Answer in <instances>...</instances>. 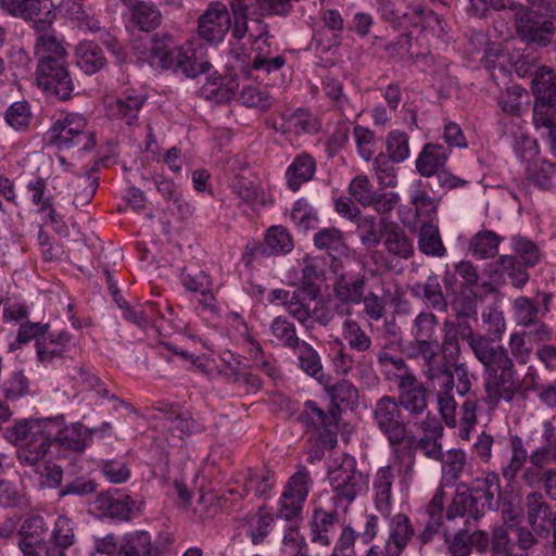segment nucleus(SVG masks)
<instances>
[{
    "mask_svg": "<svg viewBox=\"0 0 556 556\" xmlns=\"http://www.w3.org/2000/svg\"><path fill=\"white\" fill-rule=\"evenodd\" d=\"M442 330L441 353L447 359L460 357L459 340H463L483 366L485 402L491 407L497 406L502 400L511 402L522 390L523 380L504 345L495 343L486 334L476 332L468 319H445Z\"/></svg>",
    "mask_w": 556,
    "mask_h": 556,
    "instance_id": "nucleus-1",
    "label": "nucleus"
},
{
    "mask_svg": "<svg viewBox=\"0 0 556 556\" xmlns=\"http://www.w3.org/2000/svg\"><path fill=\"white\" fill-rule=\"evenodd\" d=\"M96 431L84 428L79 422L64 427L59 418L24 419L9 427L4 437L17 446V459L22 466L38 469L52 444L59 443L67 450L83 452L87 437Z\"/></svg>",
    "mask_w": 556,
    "mask_h": 556,
    "instance_id": "nucleus-2",
    "label": "nucleus"
},
{
    "mask_svg": "<svg viewBox=\"0 0 556 556\" xmlns=\"http://www.w3.org/2000/svg\"><path fill=\"white\" fill-rule=\"evenodd\" d=\"M439 318L430 311H421L412 321V340L402 349L408 359L421 361L427 379L443 377L450 380V371L441 359L442 342L439 341Z\"/></svg>",
    "mask_w": 556,
    "mask_h": 556,
    "instance_id": "nucleus-3",
    "label": "nucleus"
},
{
    "mask_svg": "<svg viewBox=\"0 0 556 556\" xmlns=\"http://www.w3.org/2000/svg\"><path fill=\"white\" fill-rule=\"evenodd\" d=\"M372 418L376 427L387 438L390 446L397 450L401 445H412L414 435H408V421L403 408L391 395L380 397L372 409Z\"/></svg>",
    "mask_w": 556,
    "mask_h": 556,
    "instance_id": "nucleus-4",
    "label": "nucleus"
},
{
    "mask_svg": "<svg viewBox=\"0 0 556 556\" xmlns=\"http://www.w3.org/2000/svg\"><path fill=\"white\" fill-rule=\"evenodd\" d=\"M87 121L80 114L71 113L58 119L50 129V140L60 148H77L89 151L94 148L93 132L86 131Z\"/></svg>",
    "mask_w": 556,
    "mask_h": 556,
    "instance_id": "nucleus-5",
    "label": "nucleus"
},
{
    "mask_svg": "<svg viewBox=\"0 0 556 556\" xmlns=\"http://www.w3.org/2000/svg\"><path fill=\"white\" fill-rule=\"evenodd\" d=\"M396 402L403 408L408 421L419 425L428 414L430 391L416 375L401 377Z\"/></svg>",
    "mask_w": 556,
    "mask_h": 556,
    "instance_id": "nucleus-6",
    "label": "nucleus"
},
{
    "mask_svg": "<svg viewBox=\"0 0 556 556\" xmlns=\"http://www.w3.org/2000/svg\"><path fill=\"white\" fill-rule=\"evenodd\" d=\"M328 479L336 502H344L345 506L367 489L366 477L356 470L354 459H345L339 467L329 470Z\"/></svg>",
    "mask_w": 556,
    "mask_h": 556,
    "instance_id": "nucleus-7",
    "label": "nucleus"
},
{
    "mask_svg": "<svg viewBox=\"0 0 556 556\" xmlns=\"http://www.w3.org/2000/svg\"><path fill=\"white\" fill-rule=\"evenodd\" d=\"M36 81L47 94L61 101L71 99L75 88L68 63L37 64Z\"/></svg>",
    "mask_w": 556,
    "mask_h": 556,
    "instance_id": "nucleus-8",
    "label": "nucleus"
},
{
    "mask_svg": "<svg viewBox=\"0 0 556 556\" xmlns=\"http://www.w3.org/2000/svg\"><path fill=\"white\" fill-rule=\"evenodd\" d=\"M515 24L518 36L527 43H535L546 47L552 42L555 26L552 21H539L535 14L520 5L515 15Z\"/></svg>",
    "mask_w": 556,
    "mask_h": 556,
    "instance_id": "nucleus-9",
    "label": "nucleus"
},
{
    "mask_svg": "<svg viewBox=\"0 0 556 556\" xmlns=\"http://www.w3.org/2000/svg\"><path fill=\"white\" fill-rule=\"evenodd\" d=\"M230 27V14L219 1L210 3L198 18V35L207 42H222Z\"/></svg>",
    "mask_w": 556,
    "mask_h": 556,
    "instance_id": "nucleus-10",
    "label": "nucleus"
},
{
    "mask_svg": "<svg viewBox=\"0 0 556 556\" xmlns=\"http://www.w3.org/2000/svg\"><path fill=\"white\" fill-rule=\"evenodd\" d=\"M48 526L39 515L26 518L18 529V547L24 556H43L49 548L46 540Z\"/></svg>",
    "mask_w": 556,
    "mask_h": 556,
    "instance_id": "nucleus-11",
    "label": "nucleus"
},
{
    "mask_svg": "<svg viewBox=\"0 0 556 556\" xmlns=\"http://www.w3.org/2000/svg\"><path fill=\"white\" fill-rule=\"evenodd\" d=\"M528 525L539 536H548L555 513L541 492L533 491L525 500Z\"/></svg>",
    "mask_w": 556,
    "mask_h": 556,
    "instance_id": "nucleus-12",
    "label": "nucleus"
},
{
    "mask_svg": "<svg viewBox=\"0 0 556 556\" xmlns=\"http://www.w3.org/2000/svg\"><path fill=\"white\" fill-rule=\"evenodd\" d=\"M422 435L414 441L409 448L420 450L422 454L433 460H443L442 444L440 442L443 435V427L435 417L427 416L418 425Z\"/></svg>",
    "mask_w": 556,
    "mask_h": 556,
    "instance_id": "nucleus-13",
    "label": "nucleus"
},
{
    "mask_svg": "<svg viewBox=\"0 0 556 556\" xmlns=\"http://www.w3.org/2000/svg\"><path fill=\"white\" fill-rule=\"evenodd\" d=\"M415 534L409 517L399 513L390 520L389 535L382 548L388 552V556H402Z\"/></svg>",
    "mask_w": 556,
    "mask_h": 556,
    "instance_id": "nucleus-14",
    "label": "nucleus"
},
{
    "mask_svg": "<svg viewBox=\"0 0 556 556\" xmlns=\"http://www.w3.org/2000/svg\"><path fill=\"white\" fill-rule=\"evenodd\" d=\"M381 226L384 229L382 241L387 252L399 258H410L415 253V248L404 229L386 217H381Z\"/></svg>",
    "mask_w": 556,
    "mask_h": 556,
    "instance_id": "nucleus-15",
    "label": "nucleus"
},
{
    "mask_svg": "<svg viewBox=\"0 0 556 556\" xmlns=\"http://www.w3.org/2000/svg\"><path fill=\"white\" fill-rule=\"evenodd\" d=\"M298 419L307 429L323 431L320 432L321 438L327 435L329 441H332V437L336 435L337 415L333 412H324L313 401L305 403V409L299 415Z\"/></svg>",
    "mask_w": 556,
    "mask_h": 556,
    "instance_id": "nucleus-16",
    "label": "nucleus"
},
{
    "mask_svg": "<svg viewBox=\"0 0 556 556\" xmlns=\"http://www.w3.org/2000/svg\"><path fill=\"white\" fill-rule=\"evenodd\" d=\"M146 100L147 97L142 93L135 90L126 91L108 104V112L110 116L132 125Z\"/></svg>",
    "mask_w": 556,
    "mask_h": 556,
    "instance_id": "nucleus-17",
    "label": "nucleus"
},
{
    "mask_svg": "<svg viewBox=\"0 0 556 556\" xmlns=\"http://www.w3.org/2000/svg\"><path fill=\"white\" fill-rule=\"evenodd\" d=\"M442 363L446 365L450 374V380H445L443 377H435L433 379H428L431 382H438L439 387L445 390H453L455 387V377L457 380L456 391L459 395L464 396L469 393L471 389V376L468 371V367L465 363H458L459 358H451L442 354L441 355Z\"/></svg>",
    "mask_w": 556,
    "mask_h": 556,
    "instance_id": "nucleus-18",
    "label": "nucleus"
},
{
    "mask_svg": "<svg viewBox=\"0 0 556 556\" xmlns=\"http://www.w3.org/2000/svg\"><path fill=\"white\" fill-rule=\"evenodd\" d=\"M414 296L420 298L428 307L438 312H446L448 301L435 274L429 275L424 282H417L410 288Z\"/></svg>",
    "mask_w": 556,
    "mask_h": 556,
    "instance_id": "nucleus-19",
    "label": "nucleus"
},
{
    "mask_svg": "<svg viewBox=\"0 0 556 556\" xmlns=\"http://www.w3.org/2000/svg\"><path fill=\"white\" fill-rule=\"evenodd\" d=\"M480 495L473 492H457L446 510V519L467 517V520L477 522L483 515V505H479Z\"/></svg>",
    "mask_w": 556,
    "mask_h": 556,
    "instance_id": "nucleus-20",
    "label": "nucleus"
},
{
    "mask_svg": "<svg viewBox=\"0 0 556 556\" xmlns=\"http://www.w3.org/2000/svg\"><path fill=\"white\" fill-rule=\"evenodd\" d=\"M289 314L294 317L302 326L312 329L314 323L327 327L333 320V313L324 304L317 303L314 308L308 304L291 302L289 306Z\"/></svg>",
    "mask_w": 556,
    "mask_h": 556,
    "instance_id": "nucleus-21",
    "label": "nucleus"
},
{
    "mask_svg": "<svg viewBox=\"0 0 556 556\" xmlns=\"http://www.w3.org/2000/svg\"><path fill=\"white\" fill-rule=\"evenodd\" d=\"M366 282L365 275H339L333 282V295L337 301L352 302L357 305L364 301Z\"/></svg>",
    "mask_w": 556,
    "mask_h": 556,
    "instance_id": "nucleus-22",
    "label": "nucleus"
},
{
    "mask_svg": "<svg viewBox=\"0 0 556 556\" xmlns=\"http://www.w3.org/2000/svg\"><path fill=\"white\" fill-rule=\"evenodd\" d=\"M285 64L286 59L282 55L269 56L266 59H252L250 68L245 73V76L252 77V73L255 72V78L257 80H261L266 86L279 87L283 81L278 74Z\"/></svg>",
    "mask_w": 556,
    "mask_h": 556,
    "instance_id": "nucleus-23",
    "label": "nucleus"
},
{
    "mask_svg": "<svg viewBox=\"0 0 556 556\" xmlns=\"http://www.w3.org/2000/svg\"><path fill=\"white\" fill-rule=\"evenodd\" d=\"M35 53L38 58L37 64L68 63L63 43L52 34H41L37 37Z\"/></svg>",
    "mask_w": 556,
    "mask_h": 556,
    "instance_id": "nucleus-24",
    "label": "nucleus"
},
{
    "mask_svg": "<svg viewBox=\"0 0 556 556\" xmlns=\"http://www.w3.org/2000/svg\"><path fill=\"white\" fill-rule=\"evenodd\" d=\"M281 118L282 123L279 127L276 124H274L273 127L282 132H292L300 136L302 134L316 132L319 128L317 118L303 109H299L292 113H283Z\"/></svg>",
    "mask_w": 556,
    "mask_h": 556,
    "instance_id": "nucleus-25",
    "label": "nucleus"
},
{
    "mask_svg": "<svg viewBox=\"0 0 556 556\" xmlns=\"http://www.w3.org/2000/svg\"><path fill=\"white\" fill-rule=\"evenodd\" d=\"M342 342H345L350 351L365 354L372 350V339L370 334L363 329L361 324L352 318H345L341 326Z\"/></svg>",
    "mask_w": 556,
    "mask_h": 556,
    "instance_id": "nucleus-26",
    "label": "nucleus"
},
{
    "mask_svg": "<svg viewBox=\"0 0 556 556\" xmlns=\"http://www.w3.org/2000/svg\"><path fill=\"white\" fill-rule=\"evenodd\" d=\"M448 157L447 150L442 144L427 143L416 160V168L424 177L439 173Z\"/></svg>",
    "mask_w": 556,
    "mask_h": 556,
    "instance_id": "nucleus-27",
    "label": "nucleus"
},
{
    "mask_svg": "<svg viewBox=\"0 0 556 556\" xmlns=\"http://www.w3.org/2000/svg\"><path fill=\"white\" fill-rule=\"evenodd\" d=\"M97 509L111 518L128 520L135 509V502L128 495L117 497L110 493H101L96 500Z\"/></svg>",
    "mask_w": 556,
    "mask_h": 556,
    "instance_id": "nucleus-28",
    "label": "nucleus"
},
{
    "mask_svg": "<svg viewBox=\"0 0 556 556\" xmlns=\"http://www.w3.org/2000/svg\"><path fill=\"white\" fill-rule=\"evenodd\" d=\"M393 481L394 472L390 465L379 468L374 477L375 504L377 509L384 515H388L391 509Z\"/></svg>",
    "mask_w": 556,
    "mask_h": 556,
    "instance_id": "nucleus-29",
    "label": "nucleus"
},
{
    "mask_svg": "<svg viewBox=\"0 0 556 556\" xmlns=\"http://www.w3.org/2000/svg\"><path fill=\"white\" fill-rule=\"evenodd\" d=\"M181 51L177 49L169 37L155 36L150 47L151 63L164 70L173 68L176 66L178 53Z\"/></svg>",
    "mask_w": 556,
    "mask_h": 556,
    "instance_id": "nucleus-30",
    "label": "nucleus"
},
{
    "mask_svg": "<svg viewBox=\"0 0 556 556\" xmlns=\"http://www.w3.org/2000/svg\"><path fill=\"white\" fill-rule=\"evenodd\" d=\"M113 556H157L154 552L151 535L147 531L127 533Z\"/></svg>",
    "mask_w": 556,
    "mask_h": 556,
    "instance_id": "nucleus-31",
    "label": "nucleus"
},
{
    "mask_svg": "<svg viewBox=\"0 0 556 556\" xmlns=\"http://www.w3.org/2000/svg\"><path fill=\"white\" fill-rule=\"evenodd\" d=\"M527 178L541 189L548 190L556 182V164L542 159L534 157L527 164Z\"/></svg>",
    "mask_w": 556,
    "mask_h": 556,
    "instance_id": "nucleus-32",
    "label": "nucleus"
},
{
    "mask_svg": "<svg viewBox=\"0 0 556 556\" xmlns=\"http://www.w3.org/2000/svg\"><path fill=\"white\" fill-rule=\"evenodd\" d=\"M337 521L338 513L336 510L327 511L321 507L316 508L311 520L312 542L321 546H329L330 536L328 533Z\"/></svg>",
    "mask_w": 556,
    "mask_h": 556,
    "instance_id": "nucleus-33",
    "label": "nucleus"
},
{
    "mask_svg": "<svg viewBox=\"0 0 556 556\" xmlns=\"http://www.w3.org/2000/svg\"><path fill=\"white\" fill-rule=\"evenodd\" d=\"M76 63L86 74H94L105 65L101 48L93 41H83L76 47Z\"/></svg>",
    "mask_w": 556,
    "mask_h": 556,
    "instance_id": "nucleus-34",
    "label": "nucleus"
},
{
    "mask_svg": "<svg viewBox=\"0 0 556 556\" xmlns=\"http://www.w3.org/2000/svg\"><path fill=\"white\" fill-rule=\"evenodd\" d=\"M24 20L34 21L38 29H46L55 18L54 4L51 0H26Z\"/></svg>",
    "mask_w": 556,
    "mask_h": 556,
    "instance_id": "nucleus-35",
    "label": "nucleus"
},
{
    "mask_svg": "<svg viewBox=\"0 0 556 556\" xmlns=\"http://www.w3.org/2000/svg\"><path fill=\"white\" fill-rule=\"evenodd\" d=\"M302 278L299 292L305 294L309 300H316L320 294V288L316 281L321 279L323 270L316 258L305 256L302 264Z\"/></svg>",
    "mask_w": 556,
    "mask_h": 556,
    "instance_id": "nucleus-36",
    "label": "nucleus"
},
{
    "mask_svg": "<svg viewBox=\"0 0 556 556\" xmlns=\"http://www.w3.org/2000/svg\"><path fill=\"white\" fill-rule=\"evenodd\" d=\"M418 249L428 256L442 257L446 249L441 240L437 226L431 223H422L418 233Z\"/></svg>",
    "mask_w": 556,
    "mask_h": 556,
    "instance_id": "nucleus-37",
    "label": "nucleus"
},
{
    "mask_svg": "<svg viewBox=\"0 0 556 556\" xmlns=\"http://www.w3.org/2000/svg\"><path fill=\"white\" fill-rule=\"evenodd\" d=\"M470 491L480 495L490 509H498L502 491L497 473L488 472L483 479H477Z\"/></svg>",
    "mask_w": 556,
    "mask_h": 556,
    "instance_id": "nucleus-38",
    "label": "nucleus"
},
{
    "mask_svg": "<svg viewBox=\"0 0 556 556\" xmlns=\"http://www.w3.org/2000/svg\"><path fill=\"white\" fill-rule=\"evenodd\" d=\"M275 482V473L268 467L265 466L261 469H249L245 483L243 485L244 494H241V496H247L252 492L256 496H262L271 490Z\"/></svg>",
    "mask_w": 556,
    "mask_h": 556,
    "instance_id": "nucleus-39",
    "label": "nucleus"
},
{
    "mask_svg": "<svg viewBox=\"0 0 556 556\" xmlns=\"http://www.w3.org/2000/svg\"><path fill=\"white\" fill-rule=\"evenodd\" d=\"M314 173L315 162L309 155L303 154L295 157L286 173L289 187L293 191L298 190L303 182L312 179Z\"/></svg>",
    "mask_w": 556,
    "mask_h": 556,
    "instance_id": "nucleus-40",
    "label": "nucleus"
},
{
    "mask_svg": "<svg viewBox=\"0 0 556 556\" xmlns=\"http://www.w3.org/2000/svg\"><path fill=\"white\" fill-rule=\"evenodd\" d=\"M314 245L328 253L344 254L348 251L343 232L336 227L320 229L314 235Z\"/></svg>",
    "mask_w": 556,
    "mask_h": 556,
    "instance_id": "nucleus-41",
    "label": "nucleus"
},
{
    "mask_svg": "<svg viewBox=\"0 0 556 556\" xmlns=\"http://www.w3.org/2000/svg\"><path fill=\"white\" fill-rule=\"evenodd\" d=\"M532 90L535 100L556 101V73L554 70L542 66L532 80Z\"/></svg>",
    "mask_w": 556,
    "mask_h": 556,
    "instance_id": "nucleus-42",
    "label": "nucleus"
},
{
    "mask_svg": "<svg viewBox=\"0 0 556 556\" xmlns=\"http://www.w3.org/2000/svg\"><path fill=\"white\" fill-rule=\"evenodd\" d=\"M131 20L143 31H150L161 24L162 14L152 3L138 2L131 7Z\"/></svg>",
    "mask_w": 556,
    "mask_h": 556,
    "instance_id": "nucleus-43",
    "label": "nucleus"
},
{
    "mask_svg": "<svg viewBox=\"0 0 556 556\" xmlns=\"http://www.w3.org/2000/svg\"><path fill=\"white\" fill-rule=\"evenodd\" d=\"M326 391L337 408H339L340 405L353 408L358 403V390L346 379L339 380L334 384L326 387Z\"/></svg>",
    "mask_w": 556,
    "mask_h": 556,
    "instance_id": "nucleus-44",
    "label": "nucleus"
},
{
    "mask_svg": "<svg viewBox=\"0 0 556 556\" xmlns=\"http://www.w3.org/2000/svg\"><path fill=\"white\" fill-rule=\"evenodd\" d=\"M270 332L283 348L292 351H295L296 346L303 342L296 334L294 324L282 316H278L271 321Z\"/></svg>",
    "mask_w": 556,
    "mask_h": 556,
    "instance_id": "nucleus-45",
    "label": "nucleus"
},
{
    "mask_svg": "<svg viewBox=\"0 0 556 556\" xmlns=\"http://www.w3.org/2000/svg\"><path fill=\"white\" fill-rule=\"evenodd\" d=\"M527 98L528 93L526 89L519 86H511L500 92L497 104L504 114L519 117L522 112L523 99Z\"/></svg>",
    "mask_w": 556,
    "mask_h": 556,
    "instance_id": "nucleus-46",
    "label": "nucleus"
},
{
    "mask_svg": "<svg viewBox=\"0 0 556 556\" xmlns=\"http://www.w3.org/2000/svg\"><path fill=\"white\" fill-rule=\"evenodd\" d=\"M74 190V204L84 206L93 198L98 188V177L94 170H89L85 175L77 176L71 184Z\"/></svg>",
    "mask_w": 556,
    "mask_h": 556,
    "instance_id": "nucleus-47",
    "label": "nucleus"
},
{
    "mask_svg": "<svg viewBox=\"0 0 556 556\" xmlns=\"http://www.w3.org/2000/svg\"><path fill=\"white\" fill-rule=\"evenodd\" d=\"M451 307L456 319H477V294L466 290L454 292Z\"/></svg>",
    "mask_w": 556,
    "mask_h": 556,
    "instance_id": "nucleus-48",
    "label": "nucleus"
},
{
    "mask_svg": "<svg viewBox=\"0 0 556 556\" xmlns=\"http://www.w3.org/2000/svg\"><path fill=\"white\" fill-rule=\"evenodd\" d=\"M75 541L74 522L66 516H59L50 534L49 547H73Z\"/></svg>",
    "mask_w": 556,
    "mask_h": 556,
    "instance_id": "nucleus-49",
    "label": "nucleus"
},
{
    "mask_svg": "<svg viewBox=\"0 0 556 556\" xmlns=\"http://www.w3.org/2000/svg\"><path fill=\"white\" fill-rule=\"evenodd\" d=\"M299 367L308 376L318 378L323 374V364L318 352L306 341L296 346Z\"/></svg>",
    "mask_w": 556,
    "mask_h": 556,
    "instance_id": "nucleus-50",
    "label": "nucleus"
},
{
    "mask_svg": "<svg viewBox=\"0 0 556 556\" xmlns=\"http://www.w3.org/2000/svg\"><path fill=\"white\" fill-rule=\"evenodd\" d=\"M500 241L495 232L483 230L471 239L470 250L480 260L493 257L497 254Z\"/></svg>",
    "mask_w": 556,
    "mask_h": 556,
    "instance_id": "nucleus-51",
    "label": "nucleus"
},
{
    "mask_svg": "<svg viewBox=\"0 0 556 556\" xmlns=\"http://www.w3.org/2000/svg\"><path fill=\"white\" fill-rule=\"evenodd\" d=\"M176 67L181 70L187 77L194 78L208 72L211 64L202 56L197 55L193 49H188L178 53Z\"/></svg>",
    "mask_w": 556,
    "mask_h": 556,
    "instance_id": "nucleus-52",
    "label": "nucleus"
},
{
    "mask_svg": "<svg viewBox=\"0 0 556 556\" xmlns=\"http://www.w3.org/2000/svg\"><path fill=\"white\" fill-rule=\"evenodd\" d=\"M264 245L271 253L281 254L291 252L294 247L291 235L282 226H273L266 231Z\"/></svg>",
    "mask_w": 556,
    "mask_h": 556,
    "instance_id": "nucleus-53",
    "label": "nucleus"
},
{
    "mask_svg": "<svg viewBox=\"0 0 556 556\" xmlns=\"http://www.w3.org/2000/svg\"><path fill=\"white\" fill-rule=\"evenodd\" d=\"M533 124L536 129H546L547 132L556 128V101L535 100Z\"/></svg>",
    "mask_w": 556,
    "mask_h": 556,
    "instance_id": "nucleus-54",
    "label": "nucleus"
},
{
    "mask_svg": "<svg viewBox=\"0 0 556 556\" xmlns=\"http://www.w3.org/2000/svg\"><path fill=\"white\" fill-rule=\"evenodd\" d=\"M410 204L415 208V216L424 223H431L438 212V202L425 190L418 189L412 194Z\"/></svg>",
    "mask_w": 556,
    "mask_h": 556,
    "instance_id": "nucleus-55",
    "label": "nucleus"
},
{
    "mask_svg": "<svg viewBox=\"0 0 556 556\" xmlns=\"http://www.w3.org/2000/svg\"><path fill=\"white\" fill-rule=\"evenodd\" d=\"M511 457L507 466L502 470L503 477L507 481H513L520 469L523 467L528 453L523 445L522 439L515 435L510 439Z\"/></svg>",
    "mask_w": 556,
    "mask_h": 556,
    "instance_id": "nucleus-56",
    "label": "nucleus"
},
{
    "mask_svg": "<svg viewBox=\"0 0 556 556\" xmlns=\"http://www.w3.org/2000/svg\"><path fill=\"white\" fill-rule=\"evenodd\" d=\"M361 242L368 248H376L383 238L384 229L381 219L377 224L376 217L367 216L358 224Z\"/></svg>",
    "mask_w": 556,
    "mask_h": 556,
    "instance_id": "nucleus-57",
    "label": "nucleus"
},
{
    "mask_svg": "<svg viewBox=\"0 0 556 556\" xmlns=\"http://www.w3.org/2000/svg\"><path fill=\"white\" fill-rule=\"evenodd\" d=\"M290 217L302 231L315 229L318 224V216L316 212H314L305 200H298L293 204Z\"/></svg>",
    "mask_w": 556,
    "mask_h": 556,
    "instance_id": "nucleus-58",
    "label": "nucleus"
},
{
    "mask_svg": "<svg viewBox=\"0 0 556 556\" xmlns=\"http://www.w3.org/2000/svg\"><path fill=\"white\" fill-rule=\"evenodd\" d=\"M491 549L496 556H519L516 551L515 536L511 538L509 531L503 527L493 530Z\"/></svg>",
    "mask_w": 556,
    "mask_h": 556,
    "instance_id": "nucleus-59",
    "label": "nucleus"
},
{
    "mask_svg": "<svg viewBox=\"0 0 556 556\" xmlns=\"http://www.w3.org/2000/svg\"><path fill=\"white\" fill-rule=\"evenodd\" d=\"M387 152L392 162H403L409 153L408 136L399 130L389 132L387 137Z\"/></svg>",
    "mask_w": 556,
    "mask_h": 556,
    "instance_id": "nucleus-60",
    "label": "nucleus"
},
{
    "mask_svg": "<svg viewBox=\"0 0 556 556\" xmlns=\"http://www.w3.org/2000/svg\"><path fill=\"white\" fill-rule=\"evenodd\" d=\"M311 484L312 479L308 470L304 466H300L298 471L290 477L285 492L299 500L305 501L308 495Z\"/></svg>",
    "mask_w": 556,
    "mask_h": 556,
    "instance_id": "nucleus-61",
    "label": "nucleus"
},
{
    "mask_svg": "<svg viewBox=\"0 0 556 556\" xmlns=\"http://www.w3.org/2000/svg\"><path fill=\"white\" fill-rule=\"evenodd\" d=\"M73 379L79 382L86 390L96 391L102 397L118 400L115 395H110L101 379L88 368H77Z\"/></svg>",
    "mask_w": 556,
    "mask_h": 556,
    "instance_id": "nucleus-62",
    "label": "nucleus"
},
{
    "mask_svg": "<svg viewBox=\"0 0 556 556\" xmlns=\"http://www.w3.org/2000/svg\"><path fill=\"white\" fill-rule=\"evenodd\" d=\"M239 100L244 106L258 110H267L273 104V99L268 92L253 86L243 88L240 92Z\"/></svg>",
    "mask_w": 556,
    "mask_h": 556,
    "instance_id": "nucleus-63",
    "label": "nucleus"
},
{
    "mask_svg": "<svg viewBox=\"0 0 556 556\" xmlns=\"http://www.w3.org/2000/svg\"><path fill=\"white\" fill-rule=\"evenodd\" d=\"M514 250L526 266H534L541 258L538 245L531 240L516 236L513 239Z\"/></svg>",
    "mask_w": 556,
    "mask_h": 556,
    "instance_id": "nucleus-64",
    "label": "nucleus"
}]
</instances>
